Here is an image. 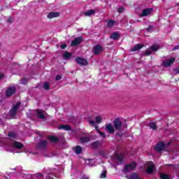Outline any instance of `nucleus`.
Masks as SVG:
<instances>
[{
  "mask_svg": "<svg viewBox=\"0 0 179 179\" xmlns=\"http://www.w3.org/2000/svg\"><path fill=\"white\" fill-rule=\"evenodd\" d=\"M1 145L8 152H15L16 149H22V148H23V144H22V143L17 141L13 142V141L9 138H5L1 142Z\"/></svg>",
  "mask_w": 179,
  "mask_h": 179,
  "instance_id": "1",
  "label": "nucleus"
},
{
  "mask_svg": "<svg viewBox=\"0 0 179 179\" xmlns=\"http://www.w3.org/2000/svg\"><path fill=\"white\" fill-rule=\"evenodd\" d=\"M113 125L115 129H116L117 131H121V129H122V127L123 128H127V124L122 125V122H121V120H120V119H115L113 121Z\"/></svg>",
  "mask_w": 179,
  "mask_h": 179,
  "instance_id": "2",
  "label": "nucleus"
},
{
  "mask_svg": "<svg viewBox=\"0 0 179 179\" xmlns=\"http://www.w3.org/2000/svg\"><path fill=\"white\" fill-rule=\"evenodd\" d=\"M160 48V46L159 45H152L151 47L148 49L145 52V55H150L152 52H155V51H157Z\"/></svg>",
  "mask_w": 179,
  "mask_h": 179,
  "instance_id": "3",
  "label": "nucleus"
},
{
  "mask_svg": "<svg viewBox=\"0 0 179 179\" xmlns=\"http://www.w3.org/2000/svg\"><path fill=\"white\" fill-rule=\"evenodd\" d=\"M20 106V102H18L16 103V105L13 106V108L10 110V115L12 118H14V117H15L16 111L19 110Z\"/></svg>",
  "mask_w": 179,
  "mask_h": 179,
  "instance_id": "4",
  "label": "nucleus"
},
{
  "mask_svg": "<svg viewBox=\"0 0 179 179\" xmlns=\"http://www.w3.org/2000/svg\"><path fill=\"white\" fill-rule=\"evenodd\" d=\"M136 167V163L132 162L129 164L125 165L124 173H129V171H131V170H134Z\"/></svg>",
  "mask_w": 179,
  "mask_h": 179,
  "instance_id": "5",
  "label": "nucleus"
},
{
  "mask_svg": "<svg viewBox=\"0 0 179 179\" xmlns=\"http://www.w3.org/2000/svg\"><path fill=\"white\" fill-rule=\"evenodd\" d=\"M93 52L94 55H99V54H101L103 52V47L100 45H96L94 47Z\"/></svg>",
  "mask_w": 179,
  "mask_h": 179,
  "instance_id": "6",
  "label": "nucleus"
},
{
  "mask_svg": "<svg viewBox=\"0 0 179 179\" xmlns=\"http://www.w3.org/2000/svg\"><path fill=\"white\" fill-rule=\"evenodd\" d=\"M176 62V59L174 57H171V59L164 61L162 63L163 66H170L171 65H173Z\"/></svg>",
  "mask_w": 179,
  "mask_h": 179,
  "instance_id": "7",
  "label": "nucleus"
},
{
  "mask_svg": "<svg viewBox=\"0 0 179 179\" xmlns=\"http://www.w3.org/2000/svg\"><path fill=\"white\" fill-rule=\"evenodd\" d=\"M83 40V38H82L81 36L76 38L74 41H71V46L76 47V45H79V44L82 43Z\"/></svg>",
  "mask_w": 179,
  "mask_h": 179,
  "instance_id": "8",
  "label": "nucleus"
},
{
  "mask_svg": "<svg viewBox=\"0 0 179 179\" xmlns=\"http://www.w3.org/2000/svg\"><path fill=\"white\" fill-rule=\"evenodd\" d=\"M153 11V9L152 8H145L143 10L141 14L140 15L141 17H143L145 16H148V15H150V13Z\"/></svg>",
  "mask_w": 179,
  "mask_h": 179,
  "instance_id": "9",
  "label": "nucleus"
},
{
  "mask_svg": "<svg viewBox=\"0 0 179 179\" xmlns=\"http://www.w3.org/2000/svg\"><path fill=\"white\" fill-rule=\"evenodd\" d=\"M15 92H16V88H15V87H10L8 88L6 94L7 97H10V96H12V94H13Z\"/></svg>",
  "mask_w": 179,
  "mask_h": 179,
  "instance_id": "10",
  "label": "nucleus"
},
{
  "mask_svg": "<svg viewBox=\"0 0 179 179\" xmlns=\"http://www.w3.org/2000/svg\"><path fill=\"white\" fill-rule=\"evenodd\" d=\"M105 129L108 131V134H114L115 130H114V126L111 124H106L105 125Z\"/></svg>",
  "mask_w": 179,
  "mask_h": 179,
  "instance_id": "11",
  "label": "nucleus"
},
{
  "mask_svg": "<svg viewBox=\"0 0 179 179\" xmlns=\"http://www.w3.org/2000/svg\"><path fill=\"white\" fill-rule=\"evenodd\" d=\"M36 114L38 118H41V120H44V118H45V111L43 110L37 109Z\"/></svg>",
  "mask_w": 179,
  "mask_h": 179,
  "instance_id": "12",
  "label": "nucleus"
},
{
  "mask_svg": "<svg viewBox=\"0 0 179 179\" xmlns=\"http://www.w3.org/2000/svg\"><path fill=\"white\" fill-rule=\"evenodd\" d=\"M76 61L77 64H80V65H87V60L84 58L77 57Z\"/></svg>",
  "mask_w": 179,
  "mask_h": 179,
  "instance_id": "13",
  "label": "nucleus"
},
{
  "mask_svg": "<svg viewBox=\"0 0 179 179\" xmlns=\"http://www.w3.org/2000/svg\"><path fill=\"white\" fill-rule=\"evenodd\" d=\"M59 17V13L58 12H51L47 15L48 19H54V17Z\"/></svg>",
  "mask_w": 179,
  "mask_h": 179,
  "instance_id": "14",
  "label": "nucleus"
},
{
  "mask_svg": "<svg viewBox=\"0 0 179 179\" xmlns=\"http://www.w3.org/2000/svg\"><path fill=\"white\" fill-rule=\"evenodd\" d=\"M116 160L117 161V164H122V160H124V155L123 154H117L115 155Z\"/></svg>",
  "mask_w": 179,
  "mask_h": 179,
  "instance_id": "15",
  "label": "nucleus"
},
{
  "mask_svg": "<svg viewBox=\"0 0 179 179\" xmlns=\"http://www.w3.org/2000/svg\"><path fill=\"white\" fill-rule=\"evenodd\" d=\"M146 171L148 174H152L155 171V165H153V163H150Z\"/></svg>",
  "mask_w": 179,
  "mask_h": 179,
  "instance_id": "16",
  "label": "nucleus"
},
{
  "mask_svg": "<svg viewBox=\"0 0 179 179\" xmlns=\"http://www.w3.org/2000/svg\"><path fill=\"white\" fill-rule=\"evenodd\" d=\"M47 141L43 140L38 143V148H40V149H45V148H47Z\"/></svg>",
  "mask_w": 179,
  "mask_h": 179,
  "instance_id": "17",
  "label": "nucleus"
},
{
  "mask_svg": "<svg viewBox=\"0 0 179 179\" xmlns=\"http://www.w3.org/2000/svg\"><path fill=\"white\" fill-rule=\"evenodd\" d=\"M155 149H156V150H157V152H162V150H163V149H164V143H158L156 145Z\"/></svg>",
  "mask_w": 179,
  "mask_h": 179,
  "instance_id": "18",
  "label": "nucleus"
},
{
  "mask_svg": "<svg viewBox=\"0 0 179 179\" xmlns=\"http://www.w3.org/2000/svg\"><path fill=\"white\" fill-rule=\"evenodd\" d=\"M80 141L81 143H87V142H90V137L89 136L81 137Z\"/></svg>",
  "mask_w": 179,
  "mask_h": 179,
  "instance_id": "19",
  "label": "nucleus"
},
{
  "mask_svg": "<svg viewBox=\"0 0 179 179\" xmlns=\"http://www.w3.org/2000/svg\"><path fill=\"white\" fill-rule=\"evenodd\" d=\"M143 47V45L138 44L136 45L133 48L131 49V51L135 52V51H139L141 48Z\"/></svg>",
  "mask_w": 179,
  "mask_h": 179,
  "instance_id": "20",
  "label": "nucleus"
},
{
  "mask_svg": "<svg viewBox=\"0 0 179 179\" xmlns=\"http://www.w3.org/2000/svg\"><path fill=\"white\" fill-rule=\"evenodd\" d=\"M110 38H112V40H118V38H120V33H113L110 36Z\"/></svg>",
  "mask_w": 179,
  "mask_h": 179,
  "instance_id": "21",
  "label": "nucleus"
},
{
  "mask_svg": "<svg viewBox=\"0 0 179 179\" xmlns=\"http://www.w3.org/2000/svg\"><path fill=\"white\" fill-rule=\"evenodd\" d=\"M73 149L76 155H80V153H82L83 148L80 147V145H78L75 147Z\"/></svg>",
  "mask_w": 179,
  "mask_h": 179,
  "instance_id": "22",
  "label": "nucleus"
},
{
  "mask_svg": "<svg viewBox=\"0 0 179 179\" xmlns=\"http://www.w3.org/2000/svg\"><path fill=\"white\" fill-rule=\"evenodd\" d=\"M96 13V10H90L84 13L85 16H92Z\"/></svg>",
  "mask_w": 179,
  "mask_h": 179,
  "instance_id": "23",
  "label": "nucleus"
},
{
  "mask_svg": "<svg viewBox=\"0 0 179 179\" xmlns=\"http://www.w3.org/2000/svg\"><path fill=\"white\" fill-rule=\"evenodd\" d=\"M107 27L111 29V27H114L115 26V21L114 20H109L106 24Z\"/></svg>",
  "mask_w": 179,
  "mask_h": 179,
  "instance_id": "24",
  "label": "nucleus"
},
{
  "mask_svg": "<svg viewBox=\"0 0 179 179\" xmlns=\"http://www.w3.org/2000/svg\"><path fill=\"white\" fill-rule=\"evenodd\" d=\"M59 129H64V131H71V126L69 125H60Z\"/></svg>",
  "mask_w": 179,
  "mask_h": 179,
  "instance_id": "25",
  "label": "nucleus"
},
{
  "mask_svg": "<svg viewBox=\"0 0 179 179\" xmlns=\"http://www.w3.org/2000/svg\"><path fill=\"white\" fill-rule=\"evenodd\" d=\"M150 129H152V131H156L157 129V126L156 125V123L152 122L150 123Z\"/></svg>",
  "mask_w": 179,
  "mask_h": 179,
  "instance_id": "26",
  "label": "nucleus"
},
{
  "mask_svg": "<svg viewBox=\"0 0 179 179\" xmlns=\"http://www.w3.org/2000/svg\"><path fill=\"white\" fill-rule=\"evenodd\" d=\"M64 58H65V59H69V58H71V57H72V54H71L70 52H65L63 55Z\"/></svg>",
  "mask_w": 179,
  "mask_h": 179,
  "instance_id": "27",
  "label": "nucleus"
},
{
  "mask_svg": "<svg viewBox=\"0 0 179 179\" xmlns=\"http://www.w3.org/2000/svg\"><path fill=\"white\" fill-rule=\"evenodd\" d=\"M12 176H13V173H10L8 175V176H2V174H1V173H0V179H3V177H4V178H6V179H12Z\"/></svg>",
  "mask_w": 179,
  "mask_h": 179,
  "instance_id": "28",
  "label": "nucleus"
},
{
  "mask_svg": "<svg viewBox=\"0 0 179 179\" xmlns=\"http://www.w3.org/2000/svg\"><path fill=\"white\" fill-rule=\"evenodd\" d=\"M159 177L161 179H170V176L166 173H160Z\"/></svg>",
  "mask_w": 179,
  "mask_h": 179,
  "instance_id": "29",
  "label": "nucleus"
},
{
  "mask_svg": "<svg viewBox=\"0 0 179 179\" xmlns=\"http://www.w3.org/2000/svg\"><path fill=\"white\" fill-rule=\"evenodd\" d=\"M49 139L50 140V142H58V138L55 136H50Z\"/></svg>",
  "mask_w": 179,
  "mask_h": 179,
  "instance_id": "30",
  "label": "nucleus"
},
{
  "mask_svg": "<svg viewBox=\"0 0 179 179\" xmlns=\"http://www.w3.org/2000/svg\"><path fill=\"white\" fill-rule=\"evenodd\" d=\"M8 136L11 138V139H15V138H16V134L15 132H10Z\"/></svg>",
  "mask_w": 179,
  "mask_h": 179,
  "instance_id": "31",
  "label": "nucleus"
},
{
  "mask_svg": "<svg viewBox=\"0 0 179 179\" xmlns=\"http://www.w3.org/2000/svg\"><path fill=\"white\" fill-rule=\"evenodd\" d=\"M43 89H45V90H48L50 89V83H44Z\"/></svg>",
  "mask_w": 179,
  "mask_h": 179,
  "instance_id": "32",
  "label": "nucleus"
},
{
  "mask_svg": "<svg viewBox=\"0 0 179 179\" xmlns=\"http://www.w3.org/2000/svg\"><path fill=\"white\" fill-rule=\"evenodd\" d=\"M107 177V171H103L101 173V178H106Z\"/></svg>",
  "mask_w": 179,
  "mask_h": 179,
  "instance_id": "33",
  "label": "nucleus"
},
{
  "mask_svg": "<svg viewBox=\"0 0 179 179\" xmlns=\"http://www.w3.org/2000/svg\"><path fill=\"white\" fill-rule=\"evenodd\" d=\"M88 163V166H94V161L93 159H87Z\"/></svg>",
  "mask_w": 179,
  "mask_h": 179,
  "instance_id": "34",
  "label": "nucleus"
},
{
  "mask_svg": "<svg viewBox=\"0 0 179 179\" xmlns=\"http://www.w3.org/2000/svg\"><path fill=\"white\" fill-rule=\"evenodd\" d=\"M95 120L98 124H100V122H101V116H96Z\"/></svg>",
  "mask_w": 179,
  "mask_h": 179,
  "instance_id": "35",
  "label": "nucleus"
},
{
  "mask_svg": "<svg viewBox=\"0 0 179 179\" xmlns=\"http://www.w3.org/2000/svg\"><path fill=\"white\" fill-rule=\"evenodd\" d=\"M98 134H99L100 136H102V138H106V133L101 132L99 130H97Z\"/></svg>",
  "mask_w": 179,
  "mask_h": 179,
  "instance_id": "36",
  "label": "nucleus"
},
{
  "mask_svg": "<svg viewBox=\"0 0 179 179\" xmlns=\"http://www.w3.org/2000/svg\"><path fill=\"white\" fill-rule=\"evenodd\" d=\"M119 13H122V12H124V7H120L118 9Z\"/></svg>",
  "mask_w": 179,
  "mask_h": 179,
  "instance_id": "37",
  "label": "nucleus"
},
{
  "mask_svg": "<svg viewBox=\"0 0 179 179\" xmlns=\"http://www.w3.org/2000/svg\"><path fill=\"white\" fill-rule=\"evenodd\" d=\"M66 47V44H62L60 45V48H62V50H65Z\"/></svg>",
  "mask_w": 179,
  "mask_h": 179,
  "instance_id": "38",
  "label": "nucleus"
},
{
  "mask_svg": "<svg viewBox=\"0 0 179 179\" xmlns=\"http://www.w3.org/2000/svg\"><path fill=\"white\" fill-rule=\"evenodd\" d=\"M90 124L91 125H92L93 127H94V125H96V122L94 121H93V120L90 121Z\"/></svg>",
  "mask_w": 179,
  "mask_h": 179,
  "instance_id": "39",
  "label": "nucleus"
},
{
  "mask_svg": "<svg viewBox=\"0 0 179 179\" xmlns=\"http://www.w3.org/2000/svg\"><path fill=\"white\" fill-rule=\"evenodd\" d=\"M61 79H62V77H61V76H56V80H61Z\"/></svg>",
  "mask_w": 179,
  "mask_h": 179,
  "instance_id": "40",
  "label": "nucleus"
},
{
  "mask_svg": "<svg viewBox=\"0 0 179 179\" xmlns=\"http://www.w3.org/2000/svg\"><path fill=\"white\" fill-rule=\"evenodd\" d=\"M7 22H8V23H12V22H13V18L10 17V18L7 20Z\"/></svg>",
  "mask_w": 179,
  "mask_h": 179,
  "instance_id": "41",
  "label": "nucleus"
},
{
  "mask_svg": "<svg viewBox=\"0 0 179 179\" xmlns=\"http://www.w3.org/2000/svg\"><path fill=\"white\" fill-rule=\"evenodd\" d=\"M178 48H179V45H177V46H176L175 48H173V50H178Z\"/></svg>",
  "mask_w": 179,
  "mask_h": 179,
  "instance_id": "42",
  "label": "nucleus"
},
{
  "mask_svg": "<svg viewBox=\"0 0 179 179\" xmlns=\"http://www.w3.org/2000/svg\"><path fill=\"white\" fill-rule=\"evenodd\" d=\"M83 179H89V176H84L83 177Z\"/></svg>",
  "mask_w": 179,
  "mask_h": 179,
  "instance_id": "43",
  "label": "nucleus"
},
{
  "mask_svg": "<svg viewBox=\"0 0 179 179\" xmlns=\"http://www.w3.org/2000/svg\"><path fill=\"white\" fill-rule=\"evenodd\" d=\"M151 29H152V27H148V28L147 29V31H150Z\"/></svg>",
  "mask_w": 179,
  "mask_h": 179,
  "instance_id": "44",
  "label": "nucleus"
},
{
  "mask_svg": "<svg viewBox=\"0 0 179 179\" xmlns=\"http://www.w3.org/2000/svg\"><path fill=\"white\" fill-rule=\"evenodd\" d=\"M3 78V74L0 73V79H2Z\"/></svg>",
  "mask_w": 179,
  "mask_h": 179,
  "instance_id": "45",
  "label": "nucleus"
},
{
  "mask_svg": "<svg viewBox=\"0 0 179 179\" xmlns=\"http://www.w3.org/2000/svg\"><path fill=\"white\" fill-rule=\"evenodd\" d=\"M176 73H179V71H178L176 72Z\"/></svg>",
  "mask_w": 179,
  "mask_h": 179,
  "instance_id": "46",
  "label": "nucleus"
},
{
  "mask_svg": "<svg viewBox=\"0 0 179 179\" xmlns=\"http://www.w3.org/2000/svg\"><path fill=\"white\" fill-rule=\"evenodd\" d=\"M94 145H97V143H94Z\"/></svg>",
  "mask_w": 179,
  "mask_h": 179,
  "instance_id": "47",
  "label": "nucleus"
}]
</instances>
